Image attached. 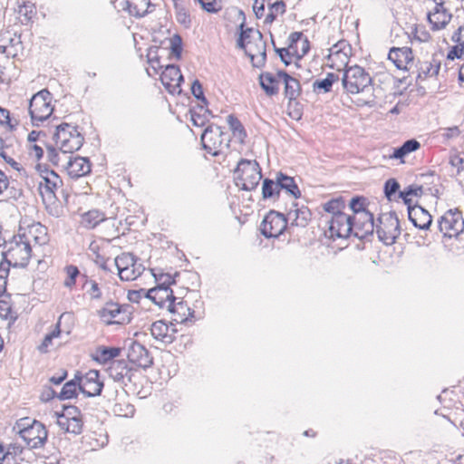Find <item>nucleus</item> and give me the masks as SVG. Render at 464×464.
<instances>
[{
	"label": "nucleus",
	"mask_w": 464,
	"mask_h": 464,
	"mask_svg": "<svg viewBox=\"0 0 464 464\" xmlns=\"http://www.w3.org/2000/svg\"><path fill=\"white\" fill-rule=\"evenodd\" d=\"M244 26V23L239 25L240 33L237 45L245 51L253 67L263 68L266 63V43L263 39V34L259 30Z\"/></svg>",
	"instance_id": "obj_1"
},
{
	"label": "nucleus",
	"mask_w": 464,
	"mask_h": 464,
	"mask_svg": "<svg viewBox=\"0 0 464 464\" xmlns=\"http://www.w3.org/2000/svg\"><path fill=\"white\" fill-rule=\"evenodd\" d=\"M423 194V185L411 184L404 188V192L400 194L401 199L407 206L408 218L412 225L421 230H428L432 223V217L424 208L419 204L412 205V199L410 195L421 197Z\"/></svg>",
	"instance_id": "obj_2"
},
{
	"label": "nucleus",
	"mask_w": 464,
	"mask_h": 464,
	"mask_svg": "<svg viewBox=\"0 0 464 464\" xmlns=\"http://www.w3.org/2000/svg\"><path fill=\"white\" fill-rule=\"evenodd\" d=\"M53 139L56 145H60V150L63 154L77 151L84 142V137L79 131V127L66 122H63L55 127Z\"/></svg>",
	"instance_id": "obj_3"
},
{
	"label": "nucleus",
	"mask_w": 464,
	"mask_h": 464,
	"mask_svg": "<svg viewBox=\"0 0 464 464\" xmlns=\"http://www.w3.org/2000/svg\"><path fill=\"white\" fill-rule=\"evenodd\" d=\"M237 186L242 190L255 189L262 179L261 168L256 160L241 159L235 169Z\"/></svg>",
	"instance_id": "obj_4"
},
{
	"label": "nucleus",
	"mask_w": 464,
	"mask_h": 464,
	"mask_svg": "<svg viewBox=\"0 0 464 464\" xmlns=\"http://www.w3.org/2000/svg\"><path fill=\"white\" fill-rule=\"evenodd\" d=\"M19 435L30 449L43 448L47 441L48 431L39 420L29 419L21 420L17 424Z\"/></svg>",
	"instance_id": "obj_5"
},
{
	"label": "nucleus",
	"mask_w": 464,
	"mask_h": 464,
	"mask_svg": "<svg viewBox=\"0 0 464 464\" xmlns=\"http://www.w3.org/2000/svg\"><path fill=\"white\" fill-rule=\"evenodd\" d=\"M52 99L53 95L47 89H43L32 96L28 111L34 126H39L40 122L52 115L53 111L51 105Z\"/></svg>",
	"instance_id": "obj_6"
},
{
	"label": "nucleus",
	"mask_w": 464,
	"mask_h": 464,
	"mask_svg": "<svg viewBox=\"0 0 464 464\" xmlns=\"http://www.w3.org/2000/svg\"><path fill=\"white\" fill-rule=\"evenodd\" d=\"M372 83V77L359 65L347 67L342 78L343 89L351 94L363 92Z\"/></svg>",
	"instance_id": "obj_7"
},
{
	"label": "nucleus",
	"mask_w": 464,
	"mask_h": 464,
	"mask_svg": "<svg viewBox=\"0 0 464 464\" xmlns=\"http://www.w3.org/2000/svg\"><path fill=\"white\" fill-rule=\"evenodd\" d=\"M377 220L378 224H375L374 231H376L379 240L387 246L395 243L401 235L400 221L396 212L382 213Z\"/></svg>",
	"instance_id": "obj_8"
},
{
	"label": "nucleus",
	"mask_w": 464,
	"mask_h": 464,
	"mask_svg": "<svg viewBox=\"0 0 464 464\" xmlns=\"http://www.w3.org/2000/svg\"><path fill=\"white\" fill-rule=\"evenodd\" d=\"M203 149L213 156H218L223 147L228 148L230 139L218 125H208L200 137Z\"/></svg>",
	"instance_id": "obj_9"
},
{
	"label": "nucleus",
	"mask_w": 464,
	"mask_h": 464,
	"mask_svg": "<svg viewBox=\"0 0 464 464\" xmlns=\"http://www.w3.org/2000/svg\"><path fill=\"white\" fill-rule=\"evenodd\" d=\"M32 248L29 241L24 240V236L14 237L6 251H2L3 259L11 261L14 267H25L31 258Z\"/></svg>",
	"instance_id": "obj_10"
},
{
	"label": "nucleus",
	"mask_w": 464,
	"mask_h": 464,
	"mask_svg": "<svg viewBox=\"0 0 464 464\" xmlns=\"http://www.w3.org/2000/svg\"><path fill=\"white\" fill-rule=\"evenodd\" d=\"M35 169L42 179L38 185L40 194L44 199L46 197L52 201L56 198L55 191L63 185V180L54 170L49 169L45 165L37 164Z\"/></svg>",
	"instance_id": "obj_11"
},
{
	"label": "nucleus",
	"mask_w": 464,
	"mask_h": 464,
	"mask_svg": "<svg viewBox=\"0 0 464 464\" xmlns=\"http://www.w3.org/2000/svg\"><path fill=\"white\" fill-rule=\"evenodd\" d=\"M438 227L444 237H452L464 230V219L458 208L449 209L438 220Z\"/></svg>",
	"instance_id": "obj_12"
},
{
	"label": "nucleus",
	"mask_w": 464,
	"mask_h": 464,
	"mask_svg": "<svg viewBox=\"0 0 464 464\" xmlns=\"http://www.w3.org/2000/svg\"><path fill=\"white\" fill-rule=\"evenodd\" d=\"M353 216L339 214L337 216H331L326 219L328 226L327 233L332 239L335 238H347L352 236L353 232Z\"/></svg>",
	"instance_id": "obj_13"
},
{
	"label": "nucleus",
	"mask_w": 464,
	"mask_h": 464,
	"mask_svg": "<svg viewBox=\"0 0 464 464\" xmlns=\"http://www.w3.org/2000/svg\"><path fill=\"white\" fill-rule=\"evenodd\" d=\"M286 226L287 220L284 214L270 210L261 223L260 232L266 238L277 237L284 232Z\"/></svg>",
	"instance_id": "obj_14"
},
{
	"label": "nucleus",
	"mask_w": 464,
	"mask_h": 464,
	"mask_svg": "<svg viewBox=\"0 0 464 464\" xmlns=\"http://www.w3.org/2000/svg\"><path fill=\"white\" fill-rule=\"evenodd\" d=\"M127 358L130 363L147 369L153 364V357L141 343L130 340L127 348Z\"/></svg>",
	"instance_id": "obj_15"
},
{
	"label": "nucleus",
	"mask_w": 464,
	"mask_h": 464,
	"mask_svg": "<svg viewBox=\"0 0 464 464\" xmlns=\"http://www.w3.org/2000/svg\"><path fill=\"white\" fill-rule=\"evenodd\" d=\"M136 372L137 370L123 359L112 361L108 368L110 377L124 386L133 382Z\"/></svg>",
	"instance_id": "obj_16"
},
{
	"label": "nucleus",
	"mask_w": 464,
	"mask_h": 464,
	"mask_svg": "<svg viewBox=\"0 0 464 464\" xmlns=\"http://www.w3.org/2000/svg\"><path fill=\"white\" fill-rule=\"evenodd\" d=\"M353 232L352 236L361 239L367 240L368 237L373 235L375 230V222L373 214H362L353 216Z\"/></svg>",
	"instance_id": "obj_17"
},
{
	"label": "nucleus",
	"mask_w": 464,
	"mask_h": 464,
	"mask_svg": "<svg viewBox=\"0 0 464 464\" xmlns=\"http://www.w3.org/2000/svg\"><path fill=\"white\" fill-rule=\"evenodd\" d=\"M160 81L163 86L170 92V93H180L181 88L180 84L184 82L183 75L180 72V69L178 65L175 64H168L165 66L164 70L160 73Z\"/></svg>",
	"instance_id": "obj_18"
},
{
	"label": "nucleus",
	"mask_w": 464,
	"mask_h": 464,
	"mask_svg": "<svg viewBox=\"0 0 464 464\" xmlns=\"http://www.w3.org/2000/svg\"><path fill=\"white\" fill-rule=\"evenodd\" d=\"M104 383L100 379L98 370H90L83 375L82 381L81 392L86 397H95L101 395Z\"/></svg>",
	"instance_id": "obj_19"
},
{
	"label": "nucleus",
	"mask_w": 464,
	"mask_h": 464,
	"mask_svg": "<svg viewBox=\"0 0 464 464\" xmlns=\"http://www.w3.org/2000/svg\"><path fill=\"white\" fill-rule=\"evenodd\" d=\"M65 169L68 175L72 179H78L89 174L92 170L90 160L85 157L70 156L66 163Z\"/></svg>",
	"instance_id": "obj_20"
},
{
	"label": "nucleus",
	"mask_w": 464,
	"mask_h": 464,
	"mask_svg": "<svg viewBox=\"0 0 464 464\" xmlns=\"http://www.w3.org/2000/svg\"><path fill=\"white\" fill-rule=\"evenodd\" d=\"M388 58L394 65L400 70L409 71L410 64H413L412 50L410 47H392L389 53Z\"/></svg>",
	"instance_id": "obj_21"
},
{
	"label": "nucleus",
	"mask_w": 464,
	"mask_h": 464,
	"mask_svg": "<svg viewBox=\"0 0 464 464\" xmlns=\"http://www.w3.org/2000/svg\"><path fill=\"white\" fill-rule=\"evenodd\" d=\"M276 75L284 82L285 98L290 102L293 100H297V98L301 95L302 92L300 82L296 78L291 76L285 70H278L276 72Z\"/></svg>",
	"instance_id": "obj_22"
},
{
	"label": "nucleus",
	"mask_w": 464,
	"mask_h": 464,
	"mask_svg": "<svg viewBox=\"0 0 464 464\" xmlns=\"http://www.w3.org/2000/svg\"><path fill=\"white\" fill-rule=\"evenodd\" d=\"M176 332V329H170L163 320L156 321L150 326V334L153 338L165 344H170L175 341L174 334Z\"/></svg>",
	"instance_id": "obj_23"
},
{
	"label": "nucleus",
	"mask_w": 464,
	"mask_h": 464,
	"mask_svg": "<svg viewBox=\"0 0 464 464\" xmlns=\"http://www.w3.org/2000/svg\"><path fill=\"white\" fill-rule=\"evenodd\" d=\"M168 305L169 313L173 314L175 318L173 319L176 323H186L189 318L194 317V310L188 306L184 301L176 303V300H171Z\"/></svg>",
	"instance_id": "obj_24"
},
{
	"label": "nucleus",
	"mask_w": 464,
	"mask_h": 464,
	"mask_svg": "<svg viewBox=\"0 0 464 464\" xmlns=\"http://www.w3.org/2000/svg\"><path fill=\"white\" fill-rule=\"evenodd\" d=\"M125 10L130 15L136 18H142L153 11V9H150L154 6L151 0H125Z\"/></svg>",
	"instance_id": "obj_25"
},
{
	"label": "nucleus",
	"mask_w": 464,
	"mask_h": 464,
	"mask_svg": "<svg viewBox=\"0 0 464 464\" xmlns=\"http://www.w3.org/2000/svg\"><path fill=\"white\" fill-rule=\"evenodd\" d=\"M279 79L272 72H264L258 76V82L264 92L269 96L277 95L279 92Z\"/></svg>",
	"instance_id": "obj_26"
},
{
	"label": "nucleus",
	"mask_w": 464,
	"mask_h": 464,
	"mask_svg": "<svg viewBox=\"0 0 464 464\" xmlns=\"http://www.w3.org/2000/svg\"><path fill=\"white\" fill-rule=\"evenodd\" d=\"M121 353V348L112 346H99L96 348L95 353L92 355L93 361L101 364L111 363L116 361Z\"/></svg>",
	"instance_id": "obj_27"
},
{
	"label": "nucleus",
	"mask_w": 464,
	"mask_h": 464,
	"mask_svg": "<svg viewBox=\"0 0 464 464\" xmlns=\"http://www.w3.org/2000/svg\"><path fill=\"white\" fill-rule=\"evenodd\" d=\"M417 80L438 75L440 69V62L435 57L430 61H418L416 64Z\"/></svg>",
	"instance_id": "obj_28"
},
{
	"label": "nucleus",
	"mask_w": 464,
	"mask_h": 464,
	"mask_svg": "<svg viewBox=\"0 0 464 464\" xmlns=\"http://www.w3.org/2000/svg\"><path fill=\"white\" fill-rule=\"evenodd\" d=\"M287 216L289 218L294 217L292 225L305 227L311 220L312 212L307 207L302 206L299 208L297 203H294L293 208L290 209Z\"/></svg>",
	"instance_id": "obj_29"
},
{
	"label": "nucleus",
	"mask_w": 464,
	"mask_h": 464,
	"mask_svg": "<svg viewBox=\"0 0 464 464\" xmlns=\"http://www.w3.org/2000/svg\"><path fill=\"white\" fill-rule=\"evenodd\" d=\"M451 16L446 8L434 7V11L428 14V20L432 30H440L450 22Z\"/></svg>",
	"instance_id": "obj_30"
},
{
	"label": "nucleus",
	"mask_w": 464,
	"mask_h": 464,
	"mask_svg": "<svg viewBox=\"0 0 464 464\" xmlns=\"http://www.w3.org/2000/svg\"><path fill=\"white\" fill-rule=\"evenodd\" d=\"M276 180L281 190H285L288 195L295 198L301 197V191L293 177H290L283 172L276 173Z\"/></svg>",
	"instance_id": "obj_31"
},
{
	"label": "nucleus",
	"mask_w": 464,
	"mask_h": 464,
	"mask_svg": "<svg viewBox=\"0 0 464 464\" xmlns=\"http://www.w3.org/2000/svg\"><path fill=\"white\" fill-rule=\"evenodd\" d=\"M122 304L114 302H107L105 305L98 311V314L102 322L106 324H114L115 320L118 316L119 311Z\"/></svg>",
	"instance_id": "obj_32"
},
{
	"label": "nucleus",
	"mask_w": 464,
	"mask_h": 464,
	"mask_svg": "<svg viewBox=\"0 0 464 464\" xmlns=\"http://www.w3.org/2000/svg\"><path fill=\"white\" fill-rule=\"evenodd\" d=\"M206 106L198 104L189 109L190 121L194 126L203 127L208 121L207 112H209V110L205 108Z\"/></svg>",
	"instance_id": "obj_33"
},
{
	"label": "nucleus",
	"mask_w": 464,
	"mask_h": 464,
	"mask_svg": "<svg viewBox=\"0 0 464 464\" xmlns=\"http://www.w3.org/2000/svg\"><path fill=\"white\" fill-rule=\"evenodd\" d=\"M339 80V76L334 72H328L326 77L313 82V91L315 93H327L331 92L333 84Z\"/></svg>",
	"instance_id": "obj_34"
},
{
	"label": "nucleus",
	"mask_w": 464,
	"mask_h": 464,
	"mask_svg": "<svg viewBox=\"0 0 464 464\" xmlns=\"http://www.w3.org/2000/svg\"><path fill=\"white\" fill-rule=\"evenodd\" d=\"M105 220L104 213L98 209H92L82 215V224L86 228H94Z\"/></svg>",
	"instance_id": "obj_35"
},
{
	"label": "nucleus",
	"mask_w": 464,
	"mask_h": 464,
	"mask_svg": "<svg viewBox=\"0 0 464 464\" xmlns=\"http://www.w3.org/2000/svg\"><path fill=\"white\" fill-rule=\"evenodd\" d=\"M345 208V200L342 196L334 198L323 204L324 210L331 216L344 214Z\"/></svg>",
	"instance_id": "obj_36"
},
{
	"label": "nucleus",
	"mask_w": 464,
	"mask_h": 464,
	"mask_svg": "<svg viewBox=\"0 0 464 464\" xmlns=\"http://www.w3.org/2000/svg\"><path fill=\"white\" fill-rule=\"evenodd\" d=\"M280 196V188L278 181L271 179H265L262 183V197L264 199H278Z\"/></svg>",
	"instance_id": "obj_37"
},
{
	"label": "nucleus",
	"mask_w": 464,
	"mask_h": 464,
	"mask_svg": "<svg viewBox=\"0 0 464 464\" xmlns=\"http://www.w3.org/2000/svg\"><path fill=\"white\" fill-rule=\"evenodd\" d=\"M57 425L65 432L72 433L75 435H79L82 432L83 421L82 418H75L68 420H63V419H59V421H56Z\"/></svg>",
	"instance_id": "obj_38"
},
{
	"label": "nucleus",
	"mask_w": 464,
	"mask_h": 464,
	"mask_svg": "<svg viewBox=\"0 0 464 464\" xmlns=\"http://www.w3.org/2000/svg\"><path fill=\"white\" fill-rule=\"evenodd\" d=\"M400 188L401 185L396 179H388L383 185V193L385 198L389 201H392L396 198H401L400 194L404 192V189L401 190Z\"/></svg>",
	"instance_id": "obj_39"
},
{
	"label": "nucleus",
	"mask_w": 464,
	"mask_h": 464,
	"mask_svg": "<svg viewBox=\"0 0 464 464\" xmlns=\"http://www.w3.org/2000/svg\"><path fill=\"white\" fill-rule=\"evenodd\" d=\"M11 261L2 259L0 262V297L11 299V295L6 292L7 278L10 272Z\"/></svg>",
	"instance_id": "obj_40"
},
{
	"label": "nucleus",
	"mask_w": 464,
	"mask_h": 464,
	"mask_svg": "<svg viewBox=\"0 0 464 464\" xmlns=\"http://www.w3.org/2000/svg\"><path fill=\"white\" fill-rule=\"evenodd\" d=\"M227 123L233 135L243 142L246 138V131L241 121L236 116L230 114L227 116Z\"/></svg>",
	"instance_id": "obj_41"
},
{
	"label": "nucleus",
	"mask_w": 464,
	"mask_h": 464,
	"mask_svg": "<svg viewBox=\"0 0 464 464\" xmlns=\"http://www.w3.org/2000/svg\"><path fill=\"white\" fill-rule=\"evenodd\" d=\"M367 199L362 196H355L351 198L349 208L353 211V216H360L362 214H372L366 209Z\"/></svg>",
	"instance_id": "obj_42"
},
{
	"label": "nucleus",
	"mask_w": 464,
	"mask_h": 464,
	"mask_svg": "<svg viewBox=\"0 0 464 464\" xmlns=\"http://www.w3.org/2000/svg\"><path fill=\"white\" fill-rule=\"evenodd\" d=\"M171 300H177L171 289L157 287L156 294L153 295L155 304L163 307L166 302L172 303Z\"/></svg>",
	"instance_id": "obj_43"
},
{
	"label": "nucleus",
	"mask_w": 464,
	"mask_h": 464,
	"mask_svg": "<svg viewBox=\"0 0 464 464\" xmlns=\"http://www.w3.org/2000/svg\"><path fill=\"white\" fill-rule=\"evenodd\" d=\"M137 261H139V258L132 253H122L114 259V265L117 270H120L136 266Z\"/></svg>",
	"instance_id": "obj_44"
},
{
	"label": "nucleus",
	"mask_w": 464,
	"mask_h": 464,
	"mask_svg": "<svg viewBox=\"0 0 464 464\" xmlns=\"http://www.w3.org/2000/svg\"><path fill=\"white\" fill-rule=\"evenodd\" d=\"M54 416L56 417L57 421H59V419L68 420L75 418H81L82 414L78 407L74 405H63V411H55Z\"/></svg>",
	"instance_id": "obj_45"
},
{
	"label": "nucleus",
	"mask_w": 464,
	"mask_h": 464,
	"mask_svg": "<svg viewBox=\"0 0 464 464\" xmlns=\"http://www.w3.org/2000/svg\"><path fill=\"white\" fill-rule=\"evenodd\" d=\"M133 307L129 304H122L118 316L113 322L116 324H127L132 319Z\"/></svg>",
	"instance_id": "obj_46"
},
{
	"label": "nucleus",
	"mask_w": 464,
	"mask_h": 464,
	"mask_svg": "<svg viewBox=\"0 0 464 464\" xmlns=\"http://www.w3.org/2000/svg\"><path fill=\"white\" fill-rule=\"evenodd\" d=\"M111 411L116 416L132 417L135 412V408L129 402L115 403Z\"/></svg>",
	"instance_id": "obj_47"
},
{
	"label": "nucleus",
	"mask_w": 464,
	"mask_h": 464,
	"mask_svg": "<svg viewBox=\"0 0 464 464\" xmlns=\"http://www.w3.org/2000/svg\"><path fill=\"white\" fill-rule=\"evenodd\" d=\"M0 157L14 170H16L20 177H29V173L26 170V169L24 168L19 162L15 161L12 157L7 155V153L4 150H0Z\"/></svg>",
	"instance_id": "obj_48"
},
{
	"label": "nucleus",
	"mask_w": 464,
	"mask_h": 464,
	"mask_svg": "<svg viewBox=\"0 0 464 464\" xmlns=\"http://www.w3.org/2000/svg\"><path fill=\"white\" fill-rule=\"evenodd\" d=\"M67 278L63 282V285L67 288H72L75 283L76 278L81 276L79 268L74 265H68L64 268Z\"/></svg>",
	"instance_id": "obj_49"
},
{
	"label": "nucleus",
	"mask_w": 464,
	"mask_h": 464,
	"mask_svg": "<svg viewBox=\"0 0 464 464\" xmlns=\"http://www.w3.org/2000/svg\"><path fill=\"white\" fill-rule=\"evenodd\" d=\"M75 397H77V389H75L72 382H66L57 395V398L60 401L69 400Z\"/></svg>",
	"instance_id": "obj_50"
},
{
	"label": "nucleus",
	"mask_w": 464,
	"mask_h": 464,
	"mask_svg": "<svg viewBox=\"0 0 464 464\" xmlns=\"http://www.w3.org/2000/svg\"><path fill=\"white\" fill-rule=\"evenodd\" d=\"M287 111L288 116L295 120L299 121L303 116V108L302 105L297 100L288 101L287 103Z\"/></svg>",
	"instance_id": "obj_51"
},
{
	"label": "nucleus",
	"mask_w": 464,
	"mask_h": 464,
	"mask_svg": "<svg viewBox=\"0 0 464 464\" xmlns=\"http://www.w3.org/2000/svg\"><path fill=\"white\" fill-rule=\"evenodd\" d=\"M169 41H170V51H171V53L175 56V58L179 60L181 58L182 45H183L181 36L179 34H175L170 38Z\"/></svg>",
	"instance_id": "obj_52"
},
{
	"label": "nucleus",
	"mask_w": 464,
	"mask_h": 464,
	"mask_svg": "<svg viewBox=\"0 0 464 464\" xmlns=\"http://www.w3.org/2000/svg\"><path fill=\"white\" fill-rule=\"evenodd\" d=\"M147 57L148 63H150L151 69L154 71L155 73H158V70L163 67L160 63V57L158 56V48L150 47L149 49Z\"/></svg>",
	"instance_id": "obj_53"
},
{
	"label": "nucleus",
	"mask_w": 464,
	"mask_h": 464,
	"mask_svg": "<svg viewBox=\"0 0 464 464\" xmlns=\"http://www.w3.org/2000/svg\"><path fill=\"white\" fill-rule=\"evenodd\" d=\"M191 93L198 101L202 102L204 105L208 104V102L207 98L205 97V94L203 92L202 84L198 79H196L192 82Z\"/></svg>",
	"instance_id": "obj_54"
},
{
	"label": "nucleus",
	"mask_w": 464,
	"mask_h": 464,
	"mask_svg": "<svg viewBox=\"0 0 464 464\" xmlns=\"http://www.w3.org/2000/svg\"><path fill=\"white\" fill-rule=\"evenodd\" d=\"M175 10L177 21L186 27H188L190 25L191 19L186 9L175 3Z\"/></svg>",
	"instance_id": "obj_55"
},
{
	"label": "nucleus",
	"mask_w": 464,
	"mask_h": 464,
	"mask_svg": "<svg viewBox=\"0 0 464 464\" xmlns=\"http://www.w3.org/2000/svg\"><path fill=\"white\" fill-rule=\"evenodd\" d=\"M271 41H272V44L274 46V50L276 53V54L279 56L281 62L285 66L290 65L292 61L287 58L290 55L289 49L288 48H279V47H276V44H275V42L273 40V35L272 34H271Z\"/></svg>",
	"instance_id": "obj_56"
},
{
	"label": "nucleus",
	"mask_w": 464,
	"mask_h": 464,
	"mask_svg": "<svg viewBox=\"0 0 464 464\" xmlns=\"http://www.w3.org/2000/svg\"><path fill=\"white\" fill-rule=\"evenodd\" d=\"M82 276L85 279V284H91V289L88 290V293L91 295V297L92 299H100L102 297V291L99 287L98 283L94 280L89 281L86 275H82Z\"/></svg>",
	"instance_id": "obj_57"
},
{
	"label": "nucleus",
	"mask_w": 464,
	"mask_h": 464,
	"mask_svg": "<svg viewBox=\"0 0 464 464\" xmlns=\"http://www.w3.org/2000/svg\"><path fill=\"white\" fill-rule=\"evenodd\" d=\"M23 450H24V448L14 442V443H10L6 450L5 449V459H8L9 456H12L13 458L18 456V455H21L23 453Z\"/></svg>",
	"instance_id": "obj_58"
},
{
	"label": "nucleus",
	"mask_w": 464,
	"mask_h": 464,
	"mask_svg": "<svg viewBox=\"0 0 464 464\" xmlns=\"http://www.w3.org/2000/svg\"><path fill=\"white\" fill-rule=\"evenodd\" d=\"M118 275L122 281H130L138 277L133 267H127L118 270Z\"/></svg>",
	"instance_id": "obj_59"
},
{
	"label": "nucleus",
	"mask_w": 464,
	"mask_h": 464,
	"mask_svg": "<svg viewBox=\"0 0 464 464\" xmlns=\"http://www.w3.org/2000/svg\"><path fill=\"white\" fill-rule=\"evenodd\" d=\"M450 164L457 168L458 173H459L464 169V158L460 154L455 153L450 157Z\"/></svg>",
	"instance_id": "obj_60"
},
{
	"label": "nucleus",
	"mask_w": 464,
	"mask_h": 464,
	"mask_svg": "<svg viewBox=\"0 0 464 464\" xmlns=\"http://www.w3.org/2000/svg\"><path fill=\"white\" fill-rule=\"evenodd\" d=\"M401 145L403 149L406 150V153H408V155L411 152L418 150L420 148V143L416 139L407 140Z\"/></svg>",
	"instance_id": "obj_61"
},
{
	"label": "nucleus",
	"mask_w": 464,
	"mask_h": 464,
	"mask_svg": "<svg viewBox=\"0 0 464 464\" xmlns=\"http://www.w3.org/2000/svg\"><path fill=\"white\" fill-rule=\"evenodd\" d=\"M11 311L10 299L5 297V299L0 300V316L7 319Z\"/></svg>",
	"instance_id": "obj_62"
},
{
	"label": "nucleus",
	"mask_w": 464,
	"mask_h": 464,
	"mask_svg": "<svg viewBox=\"0 0 464 464\" xmlns=\"http://www.w3.org/2000/svg\"><path fill=\"white\" fill-rule=\"evenodd\" d=\"M462 56H464V47L461 45H454L447 54L449 60L460 59Z\"/></svg>",
	"instance_id": "obj_63"
},
{
	"label": "nucleus",
	"mask_w": 464,
	"mask_h": 464,
	"mask_svg": "<svg viewBox=\"0 0 464 464\" xmlns=\"http://www.w3.org/2000/svg\"><path fill=\"white\" fill-rule=\"evenodd\" d=\"M46 149H47V159H48V160L52 164H53V165H58L59 160H60V157H59V153L56 150V149L53 146H51V145H47Z\"/></svg>",
	"instance_id": "obj_64"
}]
</instances>
